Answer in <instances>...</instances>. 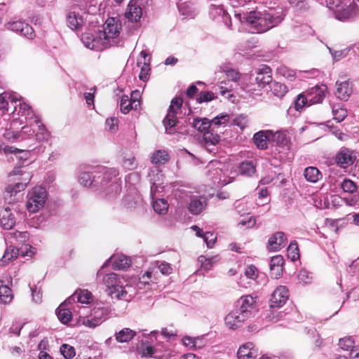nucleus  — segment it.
<instances>
[{"instance_id": "nucleus-9", "label": "nucleus", "mask_w": 359, "mask_h": 359, "mask_svg": "<svg viewBox=\"0 0 359 359\" xmlns=\"http://www.w3.org/2000/svg\"><path fill=\"white\" fill-rule=\"evenodd\" d=\"M334 17L336 20L347 22L355 20L359 17V6L352 2L349 5H341L336 10Z\"/></svg>"}, {"instance_id": "nucleus-53", "label": "nucleus", "mask_w": 359, "mask_h": 359, "mask_svg": "<svg viewBox=\"0 0 359 359\" xmlns=\"http://www.w3.org/2000/svg\"><path fill=\"white\" fill-rule=\"evenodd\" d=\"M123 167L128 170H132L137 167L135 158L132 154H126L122 161Z\"/></svg>"}, {"instance_id": "nucleus-32", "label": "nucleus", "mask_w": 359, "mask_h": 359, "mask_svg": "<svg viewBox=\"0 0 359 359\" xmlns=\"http://www.w3.org/2000/svg\"><path fill=\"white\" fill-rule=\"evenodd\" d=\"M71 299L76 300L81 304H89L92 299V294L87 290H80L76 291L65 303L70 302Z\"/></svg>"}, {"instance_id": "nucleus-52", "label": "nucleus", "mask_w": 359, "mask_h": 359, "mask_svg": "<svg viewBox=\"0 0 359 359\" xmlns=\"http://www.w3.org/2000/svg\"><path fill=\"white\" fill-rule=\"evenodd\" d=\"M305 106H311L306 92L299 94L294 101V108L297 111L302 110Z\"/></svg>"}, {"instance_id": "nucleus-27", "label": "nucleus", "mask_w": 359, "mask_h": 359, "mask_svg": "<svg viewBox=\"0 0 359 359\" xmlns=\"http://www.w3.org/2000/svg\"><path fill=\"white\" fill-rule=\"evenodd\" d=\"M83 18L76 11H69L67 15V26L72 30H78L84 25Z\"/></svg>"}, {"instance_id": "nucleus-14", "label": "nucleus", "mask_w": 359, "mask_h": 359, "mask_svg": "<svg viewBox=\"0 0 359 359\" xmlns=\"http://www.w3.org/2000/svg\"><path fill=\"white\" fill-rule=\"evenodd\" d=\"M140 107V93L137 90L133 91L130 98L128 95H123L120 100L121 111L126 114L131 109H137Z\"/></svg>"}, {"instance_id": "nucleus-1", "label": "nucleus", "mask_w": 359, "mask_h": 359, "mask_svg": "<svg viewBox=\"0 0 359 359\" xmlns=\"http://www.w3.org/2000/svg\"><path fill=\"white\" fill-rule=\"evenodd\" d=\"M236 16L242 24L250 27L251 32L262 33L278 25L283 20L285 14L281 8H271L242 12Z\"/></svg>"}, {"instance_id": "nucleus-50", "label": "nucleus", "mask_w": 359, "mask_h": 359, "mask_svg": "<svg viewBox=\"0 0 359 359\" xmlns=\"http://www.w3.org/2000/svg\"><path fill=\"white\" fill-rule=\"evenodd\" d=\"M149 175L150 177V180L152 182V185L151 187V194L153 195L156 191V189L157 188L156 181L159 180L160 177L162 176V174L158 168H154L151 169Z\"/></svg>"}, {"instance_id": "nucleus-38", "label": "nucleus", "mask_w": 359, "mask_h": 359, "mask_svg": "<svg viewBox=\"0 0 359 359\" xmlns=\"http://www.w3.org/2000/svg\"><path fill=\"white\" fill-rule=\"evenodd\" d=\"M77 323L79 325H83L90 329H95L97 326L100 325L95 318H93L91 313L87 316L80 315L78 318Z\"/></svg>"}, {"instance_id": "nucleus-12", "label": "nucleus", "mask_w": 359, "mask_h": 359, "mask_svg": "<svg viewBox=\"0 0 359 359\" xmlns=\"http://www.w3.org/2000/svg\"><path fill=\"white\" fill-rule=\"evenodd\" d=\"M81 41L84 46L91 50H102L107 48V39H102L99 32L95 34L85 33L81 36Z\"/></svg>"}, {"instance_id": "nucleus-54", "label": "nucleus", "mask_w": 359, "mask_h": 359, "mask_svg": "<svg viewBox=\"0 0 359 359\" xmlns=\"http://www.w3.org/2000/svg\"><path fill=\"white\" fill-rule=\"evenodd\" d=\"M340 187L344 192L348 194H353L357 189V186L355 183L353 181L347 178L344 179L341 182Z\"/></svg>"}, {"instance_id": "nucleus-17", "label": "nucleus", "mask_w": 359, "mask_h": 359, "mask_svg": "<svg viewBox=\"0 0 359 359\" xmlns=\"http://www.w3.org/2000/svg\"><path fill=\"white\" fill-rule=\"evenodd\" d=\"M96 168L90 170L82 171L79 175V182L83 187H97L100 184V176L95 172Z\"/></svg>"}, {"instance_id": "nucleus-25", "label": "nucleus", "mask_w": 359, "mask_h": 359, "mask_svg": "<svg viewBox=\"0 0 359 359\" xmlns=\"http://www.w3.org/2000/svg\"><path fill=\"white\" fill-rule=\"evenodd\" d=\"M335 95L341 100L346 101L352 93L351 83L348 81H337Z\"/></svg>"}, {"instance_id": "nucleus-33", "label": "nucleus", "mask_w": 359, "mask_h": 359, "mask_svg": "<svg viewBox=\"0 0 359 359\" xmlns=\"http://www.w3.org/2000/svg\"><path fill=\"white\" fill-rule=\"evenodd\" d=\"M18 101V95L13 93L4 92L0 94V110L8 109L9 105L13 106Z\"/></svg>"}, {"instance_id": "nucleus-55", "label": "nucleus", "mask_w": 359, "mask_h": 359, "mask_svg": "<svg viewBox=\"0 0 359 359\" xmlns=\"http://www.w3.org/2000/svg\"><path fill=\"white\" fill-rule=\"evenodd\" d=\"M61 354L66 359H71L74 357L76 352L75 348L67 344H63L60 348Z\"/></svg>"}, {"instance_id": "nucleus-4", "label": "nucleus", "mask_w": 359, "mask_h": 359, "mask_svg": "<svg viewBox=\"0 0 359 359\" xmlns=\"http://www.w3.org/2000/svg\"><path fill=\"white\" fill-rule=\"evenodd\" d=\"M23 121L18 118L12 120L7 124L4 136L8 140L34 137L36 127L35 123L22 126Z\"/></svg>"}, {"instance_id": "nucleus-49", "label": "nucleus", "mask_w": 359, "mask_h": 359, "mask_svg": "<svg viewBox=\"0 0 359 359\" xmlns=\"http://www.w3.org/2000/svg\"><path fill=\"white\" fill-rule=\"evenodd\" d=\"M287 257L291 261L294 262L299 258L298 245L296 241H292L287 249Z\"/></svg>"}, {"instance_id": "nucleus-19", "label": "nucleus", "mask_w": 359, "mask_h": 359, "mask_svg": "<svg viewBox=\"0 0 359 359\" xmlns=\"http://www.w3.org/2000/svg\"><path fill=\"white\" fill-rule=\"evenodd\" d=\"M327 86L325 85L316 86L308 90L306 93L308 96L309 104L321 103L326 96Z\"/></svg>"}, {"instance_id": "nucleus-36", "label": "nucleus", "mask_w": 359, "mask_h": 359, "mask_svg": "<svg viewBox=\"0 0 359 359\" xmlns=\"http://www.w3.org/2000/svg\"><path fill=\"white\" fill-rule=\"evenodd\" d=\"M203 140L206 149L212 152L214 148H210L209 147H215L219 142L220 137L218 135L208 130L203 134Z\"/></svg>"}, {"instance_id": "nucleus-43", "label": "nucleus", "mask_w": 359, "mask_h": 359, "mask_svg": "<svg viewBox=\"0 0 359 359\" xmlns=\"http://www.w3.org/2000/svg\"><path fill=\"white\" fill-rule=\"evenodd\" d=\"M333 118L337 122H341L347 116V111L340 104H334L332 107Z\"/></svg>"}, {"instance_id": "nucleus-26", "label": "nucleus", "mask_w": 359, "mask_h": 359, "mask_svg": "<svg viewBox=\"0 0 359 359\" xmlns=\"http://www.w3.org/2000/svg\"><path fill=\"white\" fill-rule=\"evenodd\" d=\"M257 351L252 342H247L241 346L237 352L238 359H254Z\"/></svg>"}, {"instance_id": "nucleus-29", "label": "nucleus", "mask_w": 359, "mask_h": 359, "mask_svg": "<svg viewBox=\"0 0 359 359\" xmlns=\"http://www.w3.org/2000/svg\"><path fill=\"white\" fill-rule=\"evenodd\" d=\"M257 297H254L251 295H246L242 297L239 300L240 307L238 309L242 312H246L247 316L250 317L252 310L255 307Z\"/></svg>"}, {"instance_id": "nucleus-16", "label": "nucleus", "mask_w": 359, "mask_h": 359, "mask_svg": "<svg viewBox=\"0 0 359 359\" xmlns=\"http://www.w3.org/2000/svg\"><path fill=\"white\" fill-rule=\"evenodd\" d=\"M289 298V291L285 286L280 285L276 288L270 299L271 308L283 306Z\"/></svg>"}, {"instance_id": "nucleus-61", "label": "nucleus", "mask_w": 359, "mask_h": 359, "mask_svg": "<svg viewBox=\"0 0 359 359\" xmlns=\"http://www.w3.org/2000/svg\"><path fill=\"white\" fill-rule=\"evenodd\" d=\"M229 119V116L227 114L222 113L215 117L211 120L212 125L219 126L222 125H225L228 123Z\"/></svg>"}, {"instance_id": "nucleus-48", "label": "nucleus", "mask_w": 359, "mask_h": 359, "mask_svg": "<svg viewBox=\"0 0 359 359\" xmlns=\"http://www.w3.org/2000/svg\"><path fill=\"white\" fill-rule=\"evenodd\" d=\"M271 90L275 96L282 97L287 92V87L281 83L275 82L271 86Z\"/></svg>"}, {"instance_id": "nucleus-6", "label": "nucleus", "mask_w": 359, "mask_h": 359, "mask_svg": "<svg viewBox=\"0 0 359 359\" xmlns=\"http://www.w3.org/2000/svg\"><path fill=\"white\" fill-rule=\"evenodd\" d=\"M121 29V22L114 18H108L103 26V30L99 31L100 35L102 39H107V48L111 46H118L120 45L118 36Z\"/></svg>"}, {"instance_id": "nucleus-30", "label": "nucleus", "mask_w": 359, "mask_h": 359, "mask_svg": "<svg viewBox=\"0 0 359 359\" xmlns=\"http://www.w3.org/2000/svg\"><path fill=\"white\" fill-rule=\"evenodd\" d=\"M13 107L14 108L13 113H14L15 111H17V107H19L18 114L22 113V116H25V118H30L32 119L33 117L35 118L36 115L34 114V112L32 109H31V107L22 102L20 98L18 97V101L16 104H13Z\"/></svg>"}, {"instance_id": "nucleus-13", "label": "nucleus", "mask_w": 359, "mask_h": 359, "mask_svg": "<svg viewBox=\"0 0 359 359\" xmlns=\"http://www.w3.org/2000/svg\"><path fill=\"white\" fill-rule=\"evenodd\" d=\"M249 318L246 312H242L238 309H236L226 316L225 325L229 329L236 330L241 327L244 322Z\"/></svg>"}, {"instance_id": "nucleus-23", "label": "nucleus", "mask_w": 359, "mask_h": 359, "mask_svg": "<svg viewBox=\"0 0 359 359\" xmlns=\"http://www.w3.org/2000/svg\"><path fill=\"white\" fill-rule=\"evenodd\" d=\"M354 156L348 149H342L335 157L336 163L342 168H346L354 162Z\"/></svg>"}, {"instance_id": "nucleus-8", "label": "nucleus", "mask_w": 359, "mask_h": 359, "mask_svg": "<svg viewBox=\"0 0 359 359\" xmlns=\"http://www.w3.org/2000/svg\"><path fill=\"white\" fill-rule=\"evenodd\" d=\"M46 199V190L41 187H34L27 194V210L32 213L37 212L43 208Z\"/></svg>"}, {"instance_id": "nucleus-46", "label": "nucleus", "mask_w": 359, "mask_h": 359, "mask_svg": "<svg viewBox=\"0 0 359 359\" xmlns=\"http://www.w3.org/2000/svg\"><path fill=\"white\" fill-rule=\"evenodd\" d=\"M6 154H13L17 158L26 161L27 160L29 152L25 150H21L13 147H6L5 148Z\"/></svg>"}, {"instance_id": "nucleus-56", "label": "nucleus", "mask_w": 359, "mask_h": 359, "mask_svg": "<svg viewBox=\"0 0 359 359\" xmlns=\"http://www.w3.org/2000/svg\"><path fill=\"white\" fill-rule=\"evenodd\" d=\"M245 276L252 280L257 281L259 277V271L255 266L248 265L245 269Z\"/></svg>"}, {"instance_id": "nucleus-41", "label": "nucleus", "mask_w": 359, "mask_h": 359, "mask_svg": "<svg viewBox=\"0 0 359 359\" xmlns=\"http://www.w3.org/2000/svg\"><path fill=\"white\" fill-rule=\"evenodd\" d=\"M13 298L11 288L6 285H0V302L9 304Z\"/></svg>"}, {"instance_id": "nucleus-58", "label": "nucleus", "mask_w": 359, "mask_h": 359, "mask_svg": "<svg viewBox=\"0 0 359 359\" xmlns=\"http://www.w3.org/2000/svg\"><path fill=\"white\" fill-rule=\"evenodd\" d=\"M106 128L109 132L114 133L118 130V121L116 117H111L107 118L105 121Z\"/></svg>"}, {"instance_id": "nucleus-5", "label": "nucleus", "mask_w": 359, "mask_h": 359, "mask_svg": "<svg viewBox=\"0 0 359 359\" xmlns=\"http://www.w3.org/2000/svg\"><path fill=\"white\" fill-rule=\"evenodd\" d=\"M9 177H13L14 180L18 181L14 184L8 185L6 189L7 192L13 195V194H17L26 189L32 180V175L30 172L27 171L25 167L18 166L13 169L9 173Z\"/></svg>"}, {"instance_id": "nucleus-57", "label": "nucleus", "mask_w": 359, "mask_h": 359, "mask_svg": "<svg viewBox=\"0 0 359 359\" xmlns=\"http://www.w3.org/2000/svg\"><path fill=\"white\" fill-rule=\"evenodd\" d=\"M339 346L344 351L352 350L354 347V341L351 337L341 338L339 341Z\"/></svg>"}, {"instance_id": "nucleus-45", "label": "nucleus", "mask_w": 359, "mask_h": 359, "mask_svg": "<svg viewBox=\"0 0 359 359\" xmlns=\"http://www.w3.org/2000/svg\"><path fill=\"white\" fill-rule=\"evenodd\" d=\"M153 208L156 212L163 215L168 211V203L165 199L158 198L153 202Z\"/></svg>"}, {"instance_id": "nucleus-47", "label": "nucleus", "mask_w": 359, "mask_h": 359, "mask_svg": "<svg viewBox=\"0 0 359 359\" xmlns=\"http://www.w3.org/2000/svg\"><path fill=\"white\" fill-rule=\"evenodd\" d=\"M239 170L241 175L250 177L255 174V166L251 161H244L241 163Z\"/></svg>"}, {"instance_id": "nucleus-60", "label": "nucleus", "mask_w": 359, "mask_h": 359, "mask_svg": "<svg viewBox=\"0 0 359 359\" xmlns=\"http://www.w3.org/2000/svg\"><path fill=\"white\" fill-rule=\"evenodd\" d=\"M235 210L240 215L248 214L250 208L248 207L247 203L241 201H236L234 203Z\"/></svg>"}, {"instance_id": "nucleus-20", "label": "nucleus", "mask_w": 359, "mask_h": 359, "mask_svg": "<svg viewBox=\"0 0 359 359\" xmlns=\"http://www.w3.org/2000/svg\"><path fill=\"white\" fill-rule=\"evenodd\" d=\"M255 81L258 88H262L272 81L271 69L267 65H262L258 69Z\"/></svg>"}, {"instance_id": "nucleus-44", "label": "nucleus", "mask_w": 359, "mask_h": 359, "mask_svg": "<svg viewBox=\"0 0 359 359\" xmlns=\"http://www.w3.org/2000/svg\"><path fill=\"white\" fill-rule=\"evenodd\" d=\"M6 239L14 238L16 241L23 243L29 238V234L27 231H13L6 233Z\"/></svg>"}, {"instance_id": "nucleus-39", "label": "nucleus", "mask_w": 359, "mask_h": 359, "mask_svg": "<svg viewBox=\"0 0 359 359\" xmlns=\"http://www.w3.org/2000/svg\"><path fill=\"white\" fill-rule=\"evenodd\" d=\"M212 126L211 121L207 118H196L192 123V126L199 132H203L204 133L208 131L209 128Z\"/></svg>"}, {"instance_id": "nucleus-28", "label": "nucleus", "mask_w": 359, "mask_h": 359, "mask_svg": "<svg viewBox=\"0 0 359 359\" xmlns=\"http://www.w3.org/2000/svg\"><path fill=\"white\" fill-rule=\"evenodd\" d=\"M34 122L35 123V127H36L34 135L35 140L39 142L48 141L50 137V132L46 128L38 117H35Z\"/></svg>"}, {"instance_id": "nucleus-64", "label": "nucleus", "mask_w": 359, "mask_h": 359, "mask_svg": "<svg viewBox=\"0 0 359 359\" xmlns=\"http://www.w3.org/2000/svg\"><path fill=\"white\" fill-rule=\"evenodd\" d=\"M330 53L332 54V56L335 61H339L341 59L347 56L349 49L345 48L341 50L333 51L330 48H328Z\"/></svg>"}, {"instance_id": "nucleus-34", "label": "nucleus", "mask_w": 359, "mask_h": 359, "mask_svg": "<svg viewBox=\"0 0 359 359\" xmlns=\"http://www.w3.org/2000/svg\"><path fill=\"white\" fill-rule=\"evenodd\" d=\"M111 313V309L107 306H102L95 308L92 312L91 315L95 318L97 322L101 325L104 321H105L108 317L109 316Z\"/></svg>"}, {"instance_id": "nucleus-10", "label": "nucleus", "mask_w": 359, "mask_h": 359, "mask_svg": "<svg viewBox=\"0 0 359 359\" xmlns=\"http://www.w3.org/2000/svg\"><path fill=\"white\" fill-rule=\"evenodd\" d=\"M36 249L31 246L29 244H24L20 247V249L9 247L6 250L0 261V264L1 265L8 264L9 262L17 258L19 254H20L22 257H32L33 255H34Z\"/></svg>"}, {"instance_id": "nucleus-15", "label": "nucleus", "mask_w": 359, "mask_h": 359, "mask_svg": "<svg viewBox=\"0 0 359 359\" xmlns=\"http://www.w3.org/2000/svg\"><path fill=\"white\" fill-rule=\"evenodd\" d=\"M5 27L13 32H20L22 36L29 39H32L35 37L33 28L29 24L22 21L9 22L5 25Z\"/></svg>"}, {"instance_id": "nucleus-24", "label": "nucleus", "mask_w": 359, "mask_h": 359, "mask_svg": "<svg viewBox=\"0 0 359 359\" xmlns=\"http://www.w3.org/2000/svg\"><path fill=\"white\" fill-rule=\"evenodd\" d=\"M15 224V218L11 210L6 207L0 210V225L7 230H11Z\"/></svg>"}, {"instance_id": "nucleus-59", "label": "nucleus", "mask_w": 359, "mask_h": 359, "mask_svg": "<svg viewBox=\"0 0 359 359\" xmlns=\"http://www.w3.org/2000/svg\"><path fill=\"white\" fill-rule=\"evenodd\" d=\"M298 280L303 284H309L311 283L312 276L310 272L305 269H302L298 273Z\"/></svg>"}, {"instance_id": "nucleus-37", "label": "nucleus", "mask_w": 359, "mask_h": 359, "mask_svg": "<svg viewBox=\"0 0 359 359\" xmlns=\"http://www.w3.org/2000/svg\"><path fill=\"white\" fill-rule=\"evenodd\" d=\"M304 175L305 179L310 182L316 183L319 181L323 175L316 167H308L304 170Z\"/></svg>"}, {"instance_id": "nucleus-3", "label": "nucleus", "mask_w": 359, "mask_h": 359, "mask_svg": "<svg viewBox=\"0 0 359 359\" xmlns=\"http://www.w3.org/2000/svg\"><path fill=\"white\" fill-rule=\"evenodd\" d=\"M95 172L97 173V176H100V186L102 187L107 183L111 182L104 191L103 197L109 201L115 199L119 195L121 189L118 179V171L114 168L97 167Z\"/></svg>"}, {"instance_id": "nucleus-40", "label": "nucleus", "mask_w": 359, "mask_h": 359, "mask_svg": "<svg viewBox=\"0 0 359 359\" xmlns=\"http://www.w3.org/2000/svg\"><path fill=\"white\" fill-rule=\"evenodd\" d=\"M151 163L154 164H164L169 160V155L164 150H157L151 156Z\"/></svg>"}, {"instance_id": "nucleus-18", "label": "nucleus", "mask_w": 359, "mask_h": 359, "mask_svg": "<svg viewBox=\"0 0 359 359\" xmlns=\"http://www.w3.org/2000/svg\"><path fill=\"white\" fill-rule=\"evenodd\" d=\"M187 198L189 200L188 210L193 215L200 214L207 205V199L204 196L190 194Z\"/></svg>"}, {"instance_id": "nucleus-11", "label": "nucleus", "mask_w": 359, "mask_h": 359, "mask_svg": "<svg viewBox=\"0 0 359 359\" xmlns=\"http://www.w3.org/2000/svg\"><path fill=\"white\" fill-rule=\"evenodd\" d=\"M147 4L148 0H130L125 12L126 18L130 22H138Z\"/></svg>"}, {"instance_id": "nucleus-63", "label": "nucleus", "mask_w": 359, "mask_h": 359, "mask_svg": "<svg viewBox=\"0 0 359 359\" xmlns=\"http://www.w3.org/2000/svg\"><path fill=\"white\" fill-rule=\"evenodd\" d=\"M217 241V237L211 232L207 231L203 234V241L208 248H212Z\"/></svg>"}, {"instance_id": "nucleus-51", "label": "nucleus", "mask_w": 359, "mask_h": 359, "mask_svg": "<svg viewBox=\"0 0 359 359\" xmlns=\"http://www.w3.org/2000/svg\"><path fill=\"white\" fill-rule=\"evenodd\" d=\"M276 72L279 75L287 78L290 81H293L295 79V72L285 65H280L278 67H277Z\"/></svg>"}, {"instance_id": "nucleus-31", "label": "nucleus", "mask_w": 359, "mask_h": 359, "mask_svg": "<svg viewBox=\"0 0 359 359\" xmlns=\"http://www.w3.org/2000/svg\"><path fill=\"white\" fill-rule=\"evenodd\" d=\"M136 335V332L128 327H124L115 333V339L118 343H128Z\"/></svg>"}, {"instance_id": "nucleus-21", "label": "nucleus", "mask_w": 359, "mask_h": 359, "mask_svg": "<svg viewBox=\"0 0 359 359\" xmlns=\"http://www.w3.org/2000/svg\"><path fill=\"white\" fill-rule=\"evenodd\" d=\"M286 241L285 233L283 231H277L269 238L267 243V249L272 252L279 251L285 247Z\"/></svg>"}, {"instance_id": "nucleus-2", "label": "nucleus", "mask_w": 359, "mask_h": 359, "mask_svg": "<svg viewBox=\"0 0 359 359\" xmlns=\"http://www.w3.org/2000/svg\"><path fill=\"white\" fill-rule=\"evenodd\" d=\"M137 281L135 278L126 280L114 273L106 274L102 279L107 292L111 299L125 301H130L135 296L136 288L132 283H136Z\"/></svg>"}, {"instance_id": "nucleus-7", "label": "nucleus", "mask_w": 359, "mask_h": 359, "mask_svg": "<svg viewBox=\"0 0 359 359\" xmlns=\"http://www.w3.org/2000/svg\"><path fill=\"white\" fill-rule=\"evenodd\" d=\"M183 100L181 97H175L172 100L169 107L168 114L163 119V125L165 131L168 134H175L176 133H184V132L178 131V121L176 115L179 110H180Z\"/></svg>"}, {"instance_id": "nucleus-62", "label": "nucleus", "mask_w": 359, "mask_h": 359, "mask_svg": "<svg viewBox=\"0 0 359 359\" xmlns=\"http://www.w3.org/2000/svg\"><path fill=\"white\" fill-rule=\"evenodd\" d=\"M256 224V219L255 217L250 216L248 218L241 219L238 226L241 229H250L252 228Z\"/></svg>"}, {"instance_id": "nucleus-35", "label": "nucleus", "mask_w": 359, "mask_h": 359, "mask_svg": "<svg viewBox=\"0 0 359 359\" xmlns=\"http://www.w3.org/2000/svg\"><path fill=\"white\" fill-rule=\"evenodd\" d=\"M253 141L257 148L265 149L267 148L269 135L267 131H259L253 136Z\"/></svg>"}, {"instance_id": "nucleus-22", "label": "nucleus", "mask_w": 359, "mask_h": 359, "mask_svg": "<svg viewBox=\"0 0 359 359\" xmlns=\"http://www.w3.org/2000/svg\"><path fill=\"white\" fill-rule=\"evenodd\" d=\"M109 262L111 263L112 267L115 270H124L130 267L131 265L130 259L123 255H116L111 256L105 262L102 268L107 266Z\"/></svg>"}, {"instance_id": "nucleus-42", "label": "nucleus", "mask_w": 359, "mask_h": 359, "mask_svg": "<svg viewBox=\"0 0 359 359\" xmlns=\"http://www.w3.org/2000/svg\"><path fill=\"white\" fill-rule=\"evenodd\" d=\"M56 314L59 320L63 324H66L72 320V312L69 309L63 308L62 304L57 309Z\"/></svg>"}]
</instances>
